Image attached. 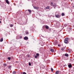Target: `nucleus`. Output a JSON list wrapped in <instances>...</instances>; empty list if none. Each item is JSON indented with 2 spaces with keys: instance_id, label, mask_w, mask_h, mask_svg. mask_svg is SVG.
<instances>
[{
  "instance_id": "1",
  "label": "nucleus",
  "mask_w": 74,
  "mask_h": 74,
  "mask_svg": "<svg viewBox=\"0 0 74 74\" xmlns=\"http://www.w3.org/2000/svg\"><path fill=\"white\" fill-rule=\"evenodd\" d=\"M51 4L52 5V6H53V7H54V8H55V7H57V5H56V3H54L53 4V3L51 2Z\"/></svg>"
},
{
  "instance_id": "2",
  "label": "nucleus",
  "mask_w": 74,
  "mask_h": 74,
  "mask_svg": "<svg viewBox=\"0 0 74 74\" xmlns=\"http://www.w3.org/2000/svg\"><path fill=\"white\" fill-rule=\"evenodd\" d=\"M55 16L56 18H60V16L59 15V14L57 13H56L55 14Z\"/></svg>"
},
{
  "instance_id": "3",
  "label": "nucleus",
  "mask_w": 74,
  "mask_h": 74,
  "mask_svg": "<svg viewBox=\"0 0 74 74\" xmlns=\"http://www.w3.org/2000/svg\"><path fill=\"white\" fill-rule=\"evenodd\" d=\"M69 40V39H68V38H66L65 39V40H64V42L65 44H67L68 43V40Z\"/></svg>"
},
{
  "instance_id": "4",
  "label": "nucleus",
  "mask_w": 74,
  "mask_h": 74,
  "mask_svg": "<svg viewBox=\"0 0 74 74\" xmlns=\"http://www.w3.org/2000/svg\"><path fill=\"white\" fill-rule=\"evenodd\" d=\"M56 26L57 27H59L60 26V24L59 23H57L56 24Z\"/></svg>"
},
{
  "instance_id": "5",
  "label": "nucleus",
  "mask_w": 74,
  "mask_h": 74,
  "mask_svg": "<svg viewBox=\"0 0 74 74\" xmlns=\"http://www.w3.org/2000/svg\"><path fill=\"white\" fill-rule=\"evenodd\" d=\"M24 39L25 40H28V37L27 36H25V37L24 38Z\"/></svg>"
},
{
  "instance_id": "6",
  "label": "nucleus",
  "mask_w": 74,
  "mask_h": 74,
  "mask_svg": "<svg viewBox=\"0 0 74 74\" xmlns=\"http://www.w3.org/2000/svg\"><path fill=\"white\" fill-rule=\"evenodd\" d=\"M33 7L34 9H36V10H38V9L39 8V7H35L34 6Z\"/></svg>"
},
{
  "instance_id": "7",
  "label": "nucleus",
  "mask_w": 74,
  "mask_h": 74,
  "mask_svg": "<svg viewBox=\"0 0 74 74\" xmlns=\"http://www.w3.org/2000/svg\"><path fill=\"white\" fill-rule=\"evenodd\" d=\"M6 2L7 4H9L10 2H9V1H8V0H6Z\"/></svg>"
},
{
  "instance_id": "8",
  "label": "nucleus",
  "mask_w": 74,
  "mask_h": 74,
  "mask_svg": "<svg viewBox=\"0 0 74 74\" xmlns=\"http://www.w3.org/2000/svg\"><path fill=\"white\" fill-rule=\"evenodd\" d=\"M71 66V64H69V65H68V67L69 68H71V66Z\"/></svg>"
},
{
  "instance_id": "9",
  "label": "nucleus",
  "mask_w": 74,
  "mask_h": 74,
  "mask_svg": "<svg viewBox=\"0 0 74 74\" xmlns=\"http://www.w3.org/2000/svg\"><path fill=\"white\" fill-rule=\"evenodd\" d=\"M45 27L47 29H49V27L47 25Z\"/></svg>"
},
{
  "instance_id": "10",
  "label": "nucleus",
  "mask_w": 74,
  "mask_h": 74,
  "mask_svg": "<svg viewBox=\"0 0 74 74\" xmlns=\"http://www.w3.org/2000/svg\"><path fill=\"white\" fill-rule=\"evenodd\" d=\"M56 74H59V71H57L56 72Z\"/></svg>"
},
{
  "instance_id": "11",
  "label": "nucleus",
  "mask_w": 74,
  "mask_h": 74,
  "mask_svg": "<svg viewBox=\"0 0 74 74\" xmlns=\"http://www.w3.org/2000/svg\"><path fill=\"white\" fill-rule=\"evenodd\" d=\"M50 51L52 52H53L54 51V50H53V49H51Z\"/></svg>"
},
{
  "instance_id": "12",
  "label": "nucleus",
  "mask_w": 74,
  "mask_h": 74,
  "mask_svg": "<svg viewBox=\"0 0 74 74\" xmlns=\"http://www.w3.org/2000/svg\"><path fill=\"white\" fill-rule=\"evenodd\" d=\"M28 11L29 12H30V13L32 12V10H28Z\"/></svg>"
},
{
  "instance_id": "13",
  "label": "nucleus",
  "mask_w": 74,
  "mask_h": 74,
  "mask_svg": "<svg viewBox=\"0 0 74 74\" xmlns=\"http://www.w3.org/2000/svg\"><path fill=\"white\" fill-rule=\"evenodd\" d=\"M65 56H67V57L69 56V55H68V54H67V53H66L65 54Z\"/></svg>"
},
{
  "instance_id": "14",
  "label": "nucleus",
  "mask_w": 74,
  "mask_h": 74,
  "mask_svg": "<svg viewBox=\"0 0 74 74\" xmlns=\"http://www.w3.org/2000/svg\"><path fill=\"white\" fill-rule=\"evenodd\" d=\"M3 41V38H1L0 40L1 42H2Z\"/></svg>"
},
{
  "instance_id": "15",
  "label": "nucleus",
  "mask_w": 74,
  "mask_h": 74,
  "mask_svg": "<svg viewBox=\"0 0 74 74\" xmlns=\"http://www.w3.org/2000/svg\"><path fill=\"white\" fill-rule=\"evenodd\" d=\"M61 15L62 16H64V13H62L61 14Z\"/></svg>"
},
{
  "instance_id": "16",
  "label": "nucleus",
  "mask_w": 74,
  "mask_h": 74,
  "mask_svg": "<svg viewBox=\"0 0 74 74\" xmlns=\"http://www.w3.org/2000/svg\"><path fill=\"white\" fill-rule=\"evenodd\" d=\"M12 73H13V74H16V72L15 71H14Z\"/></svg>"
},
{
  "instance_id": "17",
  "label": "nucleus",
  "mask_w": 74,
  "mask_h": 74,
  "mask_svg": "<svg viewBox=\"0 0 74 74\" xmlns=\"http://www.w3.org/2000/svg\"><path fill=\"white\" fill-rule=\"evenodd\" d=\"M49 9V6H47L46 8V9Z\"/></svg>"
},
{
  "instance_id": "18",
  "label": "nucleus",
  "mask_w": 74,
  "mask_h": 74,
  "mask_svg": "<svg viewBox=\"0 0 74 74\" xmlns=\"http://www.w3.org/2000/svg\"><path fill=\"white\" fill-rule=\"evenodd\" d=\"M51 71L53 72V68H51Z\"/></svg>"
},
{
  "instance_id": "19",
  "label": "nucleus",
  "mask_w": 74,
  "mask_h": 74,
  "mask_svg": "<svg viewBox=\"0 0 74 74\" xmlns=\"http://www.w3.org/2000/svg\"><path fill=\"white\" fill-rule=\"evenodd\" d=\"M3 65L4 66H5V67H6V66H7V64H3Z\"/></svg>"
},
{
  "instance_id": "20",
  "label": "nucleus",
  "mask_w": 74,
  "mask_h": 74,
  "mask_svg": "<svg viewBox=\"0 0 74 74\" xmlns=\"http://www.w3.org/2000/svg\"><path fill=\"white\" fill-rule=\"evenodd\" d=\"M8 69H11V66H10L8 67Z\"/></svg>"
},
{
  "instance_id": "21",
  "label": "nucleus",
  "mask_w": 74,
  "mask_h": 74,
  "mask_svg": "<svg viewBox=\"0 0 74 74\" xmlns=\"http://www.w3.org/2000/svg\"><path fill=\"white\" fill-rule=\"evenodd\" d=\"M8 59L9 60H11V58L10 57H8Z\"/></svg>"
},
{
  "instance_id": "22",
  "label": "nucleus",
  "mask_w": 74,
  "mask_h": 74,
  "mask_svg": "<svg viewBox=\"0 0 74 74\" xmlns=\"http://www.w3.org/2000/svg\"><path fill=\"white\" fill-rule=\"evenodd\" d=\"M36 56H39V54L38 53H37Z\"/></svg>"
},
{
  "instance_id": "23",
  "label": "nucleus",
  "mask_w": 74,
  "mask_h": 74,
  "mask_svg": "<svg viewBox=\"0 0 74 74\" xmlns=\"http://www.w3.org/2000/svg\"><path fill=\"white\" fill-rule=\"evenodd\" d=\"M13 25L12 24H11L10 25V27H13Z\"/></svg>"
},
{
  "instance_id": "24",
  "label": "nucleus",
  "mask_w": 74,
  "mask_h": 74,
  "mask_svg": "<svg viewBox=\"0 0 74 74\" xmlns=\"http://www.w3.org/2000/svg\"><path fill=\"white\" fill-rule=\"evenodd\" d=\"M64 48H62L61 49V50H62V51H63V50H64Z\"/></svg>"
},
{
  "instance_id": "25",
  "label": "nucleus",
  "mask_w": 74,
  "mask_h": 74,
  "mask_svg": "<svg viewBox=\"0 0 74 74\" xmlns=\"http://www.w3.org/2000/svg\"><path fill=\"white\" fill-rule=\"evenodd\" d=\"M35 58H37V56H35Z\"/></svg>"
},
{
  "instance_id": "26",
  "label": "nucleus",
  "mask_w": 74,
  "mask_h": 74,
  "mask_svg": "<svg viewBox=\"0 0 74 74\" xmlns=\"http://www.w3.org/2000/svg\"><path fill=\"white\" fill-rule=\"evenodd\" d=\"M29 66H30L31 65V63H29Z\"/></svg>"
},
{
  "instance_id": "27",
  "label": "nucleus",
  "mask_w": 74,
  "mask_h": 74,
  "mask_svg": "<svg viewBox=\"0 0 74 74\" xmlns=\"http://www.w3.org/2000/svg\"><path fill=\"white\" fill-rule=\"evenodd\" d=\"M22 38V36H20V38Z\"/></svg>"
},
{
  "instance_id": "28",
  "label": "nucleus",
  "mask_w": 74,
  "mask_h": 74,
  "mask_svg": "<svg viewBox=\"0 0 74 74\" xmlns=\"http://www.w3.org/2000/svg\"><path fill=\"white\" fill-rule=\"evenodd\" d=\"M57 45V43H56V42H55V45Z\"/></svg>"
},
{
  "instance_id": "29",
  "label": "nucleus",
  "mask_w": 74,
  "mask_h": 74,
  "mask_svg": "<svg viewBox=\"0 0 74 74\" xmlns=\"http://www.w3.org/2000/svg\"><path fill=\"white\" fill-rule=\"evenodd\" d=\"M23 74H26V73H25V72H24L23 73Z\"/></svg>"
},
{
  "instance_id": "30",
  "label": "nucleus",
  "mask_w": 74,
  "mask_h": 74,
  "mask_svg": "<svg viewBox=\"0 0 74 74\" xmlns=\"http://www.w3.org/2000/svg\"><path fill=\"white\" fill-rule=\"evenodd\" d=\"M27 56H28V57H29V56H30V55H27Z\"/></svg>"
},
{
  "instance_id": "31",
  "label": "nucleus",
  "mask_w": 74,
  "mask_h": 74,
  "mask_svg": "<svg viewBox=\"0 0 74 74\" xmlns=\"http://www.w3.org/2000/svg\"><path fill=\"white\" fill-rule=\"evenodd\" d=\"M58 47H59V46H60V45H58Z\"/></svg>"
},
{
  "instance_id": "32",
  "label": "nucleus",
  "mask_w": 74,
  "mask_h": 74,
  "mask_svg": "<svg viewBox=\"0 0 74 74\" xmlns=\"http://www.w3.org/2000/svg\"><path fill=\"white\" fill-rule=\"evenodd\" d=\"M1 23V21H0V23Z\"/></svg>"
},
{
  "instance_id": "33",
  "label": "nucleus",
  "mask_w": 74,
  "mask_h": 74,
  "mask_svg": "<svg viewBox=\"0 0 74 74\" xmlns=\"http://www.w3.org/2000/svg\"><path fill=\"white\" fill-rule=\"evenodd\" d=\"M16 63H18V61H17L16 62Z\"/></svg>"
},
{
  "instance_id": "34",
  "label": "nucleus",
  "mask_w": 74,
  "mask_h": 74,
  "mask_svg": "<svg viewBox=\"0 0 74 74\" xmlns=\"http://www.w3.org/2000/svg\"><path fill=\"white\" fill-rule=\"evenodd\" d=\"M51 30V29H49V30Z\"/></svg>"
},
{
  "instance_id": "35",
  "label": "nucleus",
  "mask_w": 74,
  "mask_h": 74,
  "mask_svg": "<svg viewBox=\"0 0 74 74\" xmlns=\"http://www.w3.org/2000/svg\"><path fill=\"white\" fill-rule=\"evenodd\" d=\"M73 7H74V6H73Z\"/></svg>"
}]
</instances>
